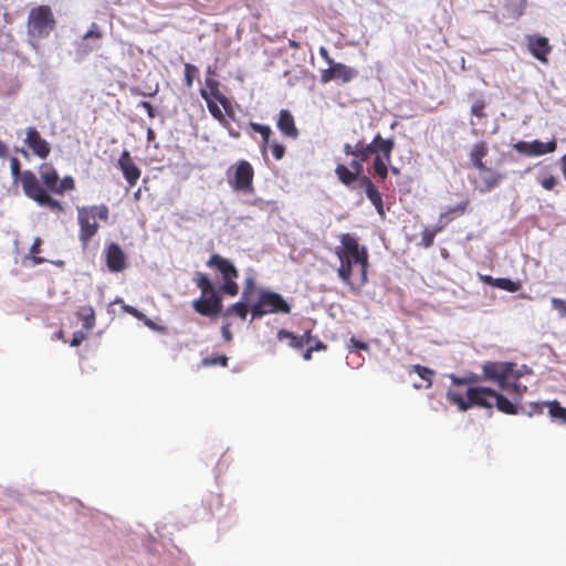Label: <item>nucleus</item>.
I'll use <instances>...</instances> for the list:
<instances>
[{
    "instance_id": "1",
    "label": "nucleus",
    "mask_w": 566,
    "mask_h": 566,
    "mask_svg": "<svg viewBox=\"0 0 566 566\" xmlns=\"http://www.w3.org/2000/svg\"><path fill=\"white\" fill-rule=\"evenodd\" d=\"M447 398L455 403L460 411H467L473 406L486 409H491L495 406L501 412L507 415L517 413V406L513 401L488 387L471 386L467 389L465 397L461 392L449 389Z\"/></svg>"
},
{
    "instance_id": "2",
    "label": "nucleus",
    "mask_w": 566,
    "mask_h": 566,
    "mask_svg": "<svg viewBox=\"0 0 566 566\" xmlns=\"http://www.w3.org/2000/svg\"><path fill=\"white\" fill-rule=\"evenodd\" d=\"M342 245L336 248V255L339 260V269L337 271L339 279L346 283H350L352 270L354 264L360 265L361 280L367 281L368 252L365 247H359L357 239L344 233L340 237Z\"/></svg>"
},
{
    "instance_id": "3",
    "label": "nucleus",
    "mask_w": 566,
    "mask_h": 566,
    "mask_svg": "<svg viewBox=\"0 0 566 566\" xmlns=\"http://www.w3.org/2000/svg\"><path fill=\"white\" fill-rule=\"evenodd\" d=\"M76 211L77 223L80 226L78 239L83 247H86L98 231L99 226L97 220L107 221L109 210L105 205H97L77 207Z\"/></svg>"
},
{
    "instance_id": "4",
    "label": "nucleus",
    "mask_w": 566,
    "mask_h": 566,
    "mask_svg": "<svg viewBox=\"0 0 566 566\" xmlns=\"http://www.w3.org/2000/svg\"><path fill=\"white\" fill-rule=\"evenodd\" d=\"M55 28V19L49 6L32 8L28 15V33L32 39H44Z\"/></svg>"
},
{
    "instance_id": "5",
    "label": "nucleus",
    "mask_w": 566,
    "mask_h": 566,
    "mask_svg": "<svg viewBox=\"0 0 566 566\" xmlns=\"http://www.w3.org/2000/svg\"><path fill=\"white\" fill-rule=\"evenodd\" d=\"M291 312L290 304L279 293L261 290L258 302L252 306V318H260L270 313H284Z\"/></svg>"
},
{
    "instance_id": "6",
    "label": "nucleus",
    "mask_w": 566,
    "mask_h": 566,
    "mask_svg": "<svg viewBox=\"0 0 566 566\" xmlns=\"http://www.w3.org/2000/svg\"><path fill=\"white\" fill-rule=\"evenodd\" d=\"M22 188L27 197L33 199L40 206L50 207L52 210L62 211V205L53 199L39 184L35 175L27 170L22 174Z\"/></svg>"
},
{
    "instance_id": "7",
    "label": "nucleus",
    "mask_w": 566,
    "mask_h": 566,
    "mask_svg": "<svg viewBox=\"0 0 566 566\" xmlns=\"http://www.w3.org/2000/svg\"><path fill=\"white\" fill-rule=\"evenodd\" d=\"M484 379L492 380L501 388H507V381L521 377L514 371V364L506 361H486L482 365Z\"/></svg>"
},
{
    "instance_id": "8",
    "label": "nucleus",
    "mask_w": 566,
    "mask_h": 566,
    "mask_svg": "<svg viewBox=\"0 0 566 566\" xmlns=\"http://www.w3.org/2000/svg\"><path fill=\"white\" fill-rule=\"evenodd\" d=\"M192 305L195 311L201 315L216 316L221 312L222 297L213 285L206 293H202L201 297L195 300Z\"/></svg>"
},
{
    "instance_id": "9",
    "label": "nucleus",
    "mask_w": 566,
    "mask_h": 566,
    "mask_svg": "<svg viewBox=\"0 0 566 566\" xmlns=\"http://www.w3.org/2000/svg\"><path fill=\"white\" fill-rule=\"evenodd\" d=\"M556 146L557 144L555 139L547 143L535 139L532 142H517L513 145V148L522 155L536 157L555 151Z\"/></svg>"
},
{
    "instance_id": "10",
    "label": "nucleus",
    "mask_w": 566,
    "mask_h": 566,
    "mask_svg": "<svg viewBox=\"0 0 566 566\" xmlns=\"http://www.w3.org/2000/svg\"><path fill=\"white\" fill-rule=\"evenodd\" d=\"M254 171L250 163L241 160L238 163L233 179L229 180L233 190L249 191L252 189Z\"/></svg>"
},
{
    "instance_id": "11",
    "label": "nucleus",
    "mask_w": 566,
    "mask_h": 566,
    "mask_svg": "<svg viewBox=\"0 0 566 566\" xmlns=\"http://www.w3.org/2000/svg\"><path fill=\"white\" fill-rule=\"evenodd\" d=\"M24 142L38 157L45 159L50 155L49 143L40 136L34 127L27 128Z\"/></svg>"
},
{
    "instance_id": "12",
    "label": "nucleus",
    "mask_w": 566,
    "mask_h": 566,
    "mask_svg": "<svg viewBox=\"0 0 566 566\" xmlns=\"http://www.w3.org/2000/svg\"><path fill=\"white\" fill-rule=\"evenodd\" d=\"M503 178L504 175L485 166L484 168L479 170V180L476 182V188L482 193L490 192L500 184V181Z\"/></svg>"
},
{
    "instance_id": "13",
    "label": "nucleus",
    "mask_w": 566,
    "mask_h": 566,
    "mask_svg": "<svg viewBox=\"0 0 566 566\" xmlns=\"http://www.w3.org/2000/svg\"><path fill=\"white\" fill-rule=\"evenodd\" d=\"M207 265L209 268L217 269L220 272L223 281L237 279L239 276V272L234 264L219 254H212L208 260Z\"/></svg>"
},
{
    "instance_id": "14",
    "label": "nucleus",
    "mask_w": 566,
    "mask_h": 566,
    "mask_svg": "<svg viewBox=\"0 0 566 566\" xmlns=\"http://www.w3.org/2000/svg\"><path fill=\"white\" fill-rule=\"evenodd\" d=\"M106 264L111 272H120L126 268V256L117 243H111L106 249Z\"/></svg>"
},
{
    "instance_id": "15",
    "label": "nucleus",
    "mask_w": 566,
    "mask_h": 566,
    "mask_svg": "<svg viewBox=\"0 0 566 566\" xmlns=\"http://www.w3.org/2000/svg\"><path fill=\"white\" fill-rule=\"evenodd\" d=\"M118 166H119L120 170L123 171V175H124L125 179L127 180V182L129 184V186H134L140 176V171L137 168V166L134 164L128 150H124L122 153V155L118 159Z\"/></svg>"
},
{
    "instance_id": "16",
    "label": "nucleus",
    "mask_w": 566,
    "mask_h": 566,
    "mask_svg": "<svg viewBox=\"0 0 566 566\" xmlns=\"http://www.w3.org/2000/svg\"><path fill=\"white\" fill-rule=\"evenodd\" d=\"M528 49L534 57L541 62H547V54L551 51L548 40L544 36H530Z\"/></svg>"
},
{
    "instance_id": "17",
    "label": "nucleus",
    "mask_w": 566,
    "mask_h": 566,
    "mask_svg": "<svg viewBox=\"0 0 566 566\" xmlns=\"http://www.w3.org/2000/svg\"><path fill=\"white\" fill-rule=\"evenodd\" d=\"M276 126L286 137L296 138L298 136V130L295 127L294 117L287 109L280 111Z\"/></svg>"
},
{
    "instance_id": "18",
    "label": "nucleus",
    "mask_w": 566,
    "mask_h": 566,
    "mask_svg": "<svg viewBox=\"0 0 566 566\" xmlns=\"http://www.w3.org/2000/svg\"><path fill=\"white\" fill-rule=\"evenodd\" d=\"M361 185L365 187L366 196L370 200V202L376 208L377 212L380 216H384V205L380 192L377 190L375 185L370 181L368 177H363L360 179Z\"/></svg>"
},
{
    "instance_id": "19",
    "label": "nucleus",
    "mask_w": 566,
    "mask_h": 566,
    "mask_svg": "<svg viewBox=\"0 0 566 566\" xmlns=\"http://www.w3.org/2000/svg\"><path fill=\"white\" fill-rule=\"evenodd\" d=\"M277 338L279 340H289V346L295 349L304 347L306 344H308L311 336L308 333L303 334L302 336H296L291 332H287L285 329H280L277 332Z\"/></svg>"
},
{
    "instance_id": "20",
    "label": "nucleus",
    "mask_w": 566,
    "mask_h": 566,
    "mask_svg": "<svg viewBox=\"0 0 566 566\" xmlns=\"http://www.w3.org/2000/svg\"><path fill=\"white\" fill-rule=\"evenodd\" d=\"M335 81L348 83L358 75V72L346 64L334 62L332 64Z\"/></svg>"
},
{
    "instance_id": "21",
    "label": "nucleus",
    "mask_w": 566,
    "mask_h": 566,
    "mask_svg": "<svg viewBox=\"0 0 566 566\" xmlns=\"http://www.w3.org/2000/svg\"><path fill=\"white\" fill-rule=\"evenodd\" d=\"M489 148L484 142L476 143L470 151V160L474 168L481 170L485 167L482 159L488 155Z\"/></svg>"
},
{
    "instance_id": "22",
    "label": "nucleus",
    "mask_w": 566,
    "mask_h": 566,
    "mask_svg": "<svg viewBox=\"0 0 566 566\" xmlns=\"http://www.w3.org/2000/svg\"><path fill=\"white\" fill-rule=\"evenodd\" d=\"M102 36L101 32L98 31V27L95 22L92 23L91 29L83 35V43L80 45V50L86 54L95 49H97V45L88 43L91 40H99Z\"/></svg>"
},
{
    "instance_id": "23",
    "label": "nucleus",
    "mask_w": 566,
    "mask_h": 566,
    "mask_svg": "<svg viewBox=\"0 0 566 566\" xmlns=\"http://www.w3.org/2000/svg\"><path fill=\"white\" fill-rule=\"evenodd\" d=\"M374 144H377V155H380L381 157H385L387 161H391V151L395 147V142L392 138L384 139L380 135H377L373 139Z\"/></svg>"
},
{
    "instance_id": "24",
    "label": "nucleus",
    "mask_w": 566,
    "mask_h": 566,
    "mask_svg": "<svg viewBox=\"0 0 566 566\" xmlns=\"http://www.w3.org/2000/svg\"><path fill=\"white\" fill-rule=\"evenodd\" d=\"M40 177L49 190H53L55 187L59 175L57 171L49 164H43L40 167Z\"/></svg>"
},
{
    "instance_id": "25",
    "label": "nucleus",
    "mask_w": 566,
    "mask_h": 566,
    "mask_svg": "<svg viewBox=\"0 0 566 566\" xmlns=\"http://www.w3.org/2000/svg\"><path fill=\"white\" fill-rule=\"evenodd\" d=\"M206 85L210 88V96H212L216 101H218L224 108L227 113H229V101L228 98L221 94L218 88V82L211 77L206 78Z\"/></svg>"
},
{
    "instance_id": "26",
    "label": "nucleus",
    "mask_w": 566,
    "mask_h": 566,
    "mask_svg": "<svg viewBox=\"0 0 566 566\" xmlns=\"http://www.w3.org/2000/svg\"><path fill=\"white\" fill-rule=\"evenodd\" d=\"M201 97L206 101L208 109L210 114L218 120L222 122L224 119L223 113L218 105V101H216L212 96L208 94L206 90H201Z\"/></svg>"
},
{
    "instance_id": "27",
    "label": "nucleus",
    "mask_w": 566,
    "mask_h": 566,
    "mask_svg": "<svg viewBox=\"0 0 566 566\" xmlns=\"http://www.w3.org/2000/svg\"><path fill=\"white\" fill-rule=\"evenodd\" d=\"M78 317L83 322V327L85 329H92L95 325V313L93 307L83 306L78 310Z\"/></svg>"
},
{
    "instance_id": "28",
    "label": "nucleus",
    "mask_w": 566,
    "mask_h": 566,
    "mask_svg": "<svg viewBox=\"0 0 566 566\" xmlns=\"http://www.w3.org/2000/svg\"><path fill=\"white\" fill-rule=\"evenodd\" d=\"M449 378L454 386L472 385V384H476V382L481 381V379H482L481 376H479L474 373H468L467 375H464L462 377H458V376L451 374V375H449Z\"/></svg>"
},
{
    "instance_id": "29",
    "label": "nucleus",
    "mask_w": 566,
    "mask_h": 566,
    "mask_svg": "<svg viewBox=\"0 0 566 566\" xmlns=\"http://www.w3.org/2000/svg\"><path fill=\"white\" fill-rule=\"evenodd\" d=\"M502 390L507 391L512 397L513 400L518 403L524 395V392L527 390V387L517 382H511V380L507 381V388H501Z\"/></svg>"
},
{
    "instance_id": "30",
    "label": "nucleus",
    "mask_w": 566,
    "mask_h": 566,
    "mask_svg": "<svg viewBox=\"0 0 566 566\" xmlns=\"http://www.w3.org/2000/svg\"><path fill=\"white\" fill-rule=\"evenodd\" d=\"M335 172L338 179L346 186H349L353 181L357 179V175L354 171H350L344 165H338L335 169Z\"/></svg>"
},
{
    "instance_id": "31",
    "label": "nucleus",
    "mask_w": 566,
    "mask_h": 566,
    "mask_svg": "<svg viewBox=\"0 0 566 566\" xmlns=\"http://www.w3.org/2000/svg\"><path fill=\"white\" fill-rule=\"evenodd\" d=\"M505 7L512 17L518 18L524 12L526 0H505Z\"/></svg>"
},
{
    "instance_id": "32",
    "label": "nucleus",
    "mask_w": 566,
    "mask_h": 566,
    "mask_svg": "<svg viewBox=\"0 0 566 566\" xmlns=\"http://www.w3.org/2000/svg\"><path fill=\"white\" fill-rule=\"evenodd\" d=\"M250 126L255 133H259L261 135L263 142L262 149L264 151L265 147L270 145V137L272 135L270 126L259 123H251Z\"/></svg>"
},
{
    "instance_id": "33",
    "label": "nucleus",
    "mask_w": 566,
    "mask_h": 566,
    "mask_svg": "<svg viewBox=\"0 0 566 566\" xmlns=\"http://www.w3.org/2000/svg\"><path fill=\"white\" fill-rule=\"evenodd\" d=\"M75 188L74 179L71 176L64 177L62 180L57 179L55 187L52 192L57 195H63L67 190H73Z\"/></svg>"
},
{
    "instance_id": "34",
    "label": "nucleus",
    "mask_w": 566,
    "mask_h": 566,
    "mask_svg": "<svg viewBox=\"0 0 566 566\" xmlns=\"http://www.w3.org/2000/svg\"><path fill=\"white\" fill-rule=\"evenodd\" d=\"M548 412L553 418L560 419L566 423V408L560 406V403L556 400L549 401L548 403Z\"/></svg>"
},
{
    "instance_id": "35",
    "label": "nucleus",
    "mask_w": 566,
    "mask_h": 566,
    "mask_svg": "<svg viewBox=\"0 0 566 566\" xmlns=\"http://www.w3.org/2000/svg\"><path fill=\"white\" fill-rule=\"evenodd\" d=\"M494 287L507 291V292H516L521 287L518 282H514L506 277H497L494 282Z\"/></svg>"
},
{
    "instance_id": "36",
    "label": "nucleus",
    "mask_w": 566,
    "mask_h": 566,
    "mask_svg": "<svg viewBox=\"0 0 566 566\" xmlns=\"http://www.w3.org/2000/svg\"><path fill=\"white\" fill-rule=\"evenodd\" d=\"M390 164V161H387L385 157H381L380 155H377L374 160V169L375 172L382 179H385L388 175V168L387 165Z\"/></svg>"
},
{
    "instance_id": "37",
    "label": "nucleus",
    "mask_w": 566,
    "mask_h": 566,
    "mask_svg": "<svg viewBox=\"0 0 566 566\" xmlns=\"http://www.w3.org/2000/svg\"><path fill=\"white\" fill-rule=\"evenodd\" d=\"M195 283L201 290V294L213 286L211 280L203 273H197Z\"/></svg>"
},
{
    "instance_id": "38",
    "label": "nucleus",
    "mask_w": 566,
    "mask_h": 566,
    "mask_svg": "<svg viewBox=\"0 0 566 566\" xmlns=\"http://www.w3.org/2000/svg\"><path fill=\"white\" fill-rule=\"evenodd\" d=\"M234 313L241 318H245L248 315V306L244 302H237L227 311V315Z\"/></svg>"
},
{
    "instance_id": "39",
    "label": "nucleus",
    "mask_w": 566,
    "mask_h": 566,
    "mask_svg": "<svg viewBox=\"0 0 566 566\" xmlns=\"http://www.w3.org/2000/svg\"><path fill=\"white\" fill-rule=\"evenodd\" d=\"M467 205L468 202L464 201V202H461L454 207H450L448 208L447 211H444L443 213H441V219L443 218H447V219H450V214H458V216H461L465 212V209H467Z\"/></svg>"
},
{
    "instance_id": "40",
    "label": "nucleus",
    "mask_w": 566,
    "mask_h": 566,
    "mask_svg": "<svg viewBox=\"0 0 566 566\" xmlns=\"http://www.w3.org/2000/svg\"><path fill=\"white\" fill-rule=\"evenodd\" d=\"M485 107V102L482 97H478L474 99L471 106V114L475 117L482 118L484 116L483 109Z\"/></svg>"
},
{
    "instance_id": "41",
    "label": "nucleus",
    "mask_w": 566,
    "mask_h": 566,
    "mask_svg": "<svg viewBox=\"0 0 566 566\" xmlns=\"http://www.w3.org/2000/svg\"><path fill=\"white\" fill-rule=\"evenodd\" d=\"M440 229H429V228H426L423 231H422V237H421V240H422V244L426 247V248H429L432 245L433 243V240H434V237L437 234V232L439 231Z\"/></svg>"
},
{
    "instance_id": "42",
    "label": "nucleus",
    "mask_w": 566,
    "mask_h": 566,
    "mask_svg": "<svg viewBox=\"0 0 566 566\" xmlns=\"http://www.w3.org/2000/svg\"><path fill=\"white\" fill-rule=\"evenodd\" d=\"M235 279H230V280H226L223 281L222 285H221V290L231 295V296H234L238 294L239 292V286L238 284L234 282Z\"/></svg>"
},
{
    "instance_id": "43",
    "label": "nucleus",
    "mask_w": 566,
    "mask_h": 566,
    "mask_svg": "<svg viewBox=\"0 0 566 566\" xmlns=\"http://www.w3.org/2000/svg\"><path fill=\"white\" fill-rule=\"evenodd\" d=\"M551 303L552 306L558 312L560 317H566V300L552 297Z\"/></svg>"
},
{
    "instance_id": "44",
    "label": "nucleus",
    "mask_w": 566,
    "mask_h": 566,
    "mask_svg": "<svg viewBox=\"0 0 566 566\" xmlns=\"http://www.w3.org/2000/svg\"><path fill=\"white\" fill-rule=\"evenodd\" d=\"M413 368L420 378L428 381L427 387L431 386V376H432L433 371L431 369H429L427 367H422L420 365H416Z\"/></svg>"
},
{
    "instance_id": "45",
    "label": "nucleus",
    "mask_w": 566,
    "mask_h": 566,
    "mask_svg": "<svg viewBox=\"0 0 566 566\" xmlns=\"http://www.w3.org/2000/svg\"><path fill=\"white\" fill-rule=\"evenodd\" d=\"M254 290V279L252 276H248L244 281V289H243V293H242V296L244 300H248L249 295L253 292Z\"/></svg>"
},
{
    "instance_id": "46",
    "label": "nucleus",
    "mask_w": 566,
    "mask_h": 566,
    "mask_svg": "<svg viewBox=\"0 0 566 566\" xmlns=\"http://www.w3.org/2000/svg\"><path fill=\"white\" fill-rule=\"evenodd\" d=\"M377 154V144L373 142L363 146V160H367L369 156Z\"/></svg>"
},
{
    "instance_id": "47",
    "label": "nucleus",
    "mask_w": 566,
    "mask_h": 566,
    "mask_svg": "<svg viewBox=\"0 0 566 566\" xmlns=\"http://www.w3.org/2000/svg\"><path fill=\"white\" fill-rule=\"evenodd\" d=\"M321 81L323 83H328L331 81H335L332 65H328V69L322 71V73H321Z\"/></svg>"
},
{
    "instance_id": "48",
    "label": "nucleus",
    "mask_w": 566,
    "mask_h": 566,
    "mask_svg": "<svg viewBox=\"0 0 566 566\" xmlns=\"http://www.w3.org/2000/svg\"><path fill=\"white\" fill-rule=\"evenodd\" d=\"M271 147H272V154L275 157V159H277V160L282 159L284 156V153H285L284 146L275 143Z\"/></svg>"
},
{
    "instance_id": "49",
    "label": "nucleus",
    "mask_w": 566,
    "mask_h": 566,
    "mask_svg": "<svg viewBox=\"0 0 566 566\" xmlns=\"http://www.w3.org/2000/svg\"><path fill=\"white\" fill-rule=\"evenodd\" d=\"M192 72H197V67L191 64H186L185 76H186V82H187L188 86L192 85V76H191Z\"/></svg>"
},
{
    "instance_id": "50",
    "label": "nucleus",
    "mask_w": 566,
    "mask_h": 566,
    "mask_svg": "<svg viewBox=\"0 0 566 566\" xmlns=\"http://www.w3.org/2000/svg\"><path fill=\"white\" fill-rule=\"evenodd\" d=\"M557 184V180L555 177L553 176H549L547 178H544L542 181H541V185L544 189L546 190H552Z\"/></svg>"
},
{
    "instance_id": "51",
    "label": "nucleus",
    "mask_w": 566,
    "mask_h": 566,
    "mask_svg": "<svg viewBox=\"0 0 566 566\" xmlns=\"http://www.w3.org/2000/svg\"><path fill=\"white\" fill-rule=\"evenodd\" d=\"M85 337L86 335L83 332H75L71 340V346H78L85 339Z\"/></svg>"
},
{
    "instance_id": "52",
    "label": "nucleus",
    "mask_w": 566,
    "mask_h": 566,
    "mask_svg": "<svg viewBox=\"0 0 566 566\" xmlns=\"http://www.w3.org/2000/svg\"><path fill=\"white\" fill-rule=\"evenodd\" d=\"M11 174L13 178H18L20 175V163L17 158H12L10 161Z\"/></svg>"
},
{
    "instance_id": "53",
    "label": "nucleus",
    "mask_w": 566,
    "mask_h": 566,
    "mask_svg": "<svg viewBox=\"0 0 566 566\" xmlns=\"http://www.w3.org/2000/svg\"><path fill=\"white\" fill-rule=\"evenodd\" d=\"M349 348L366 350L368 348V345L366 343L357 340L356 338L353 337V338H350Z\"/></svg>"
},
{
    "instance_id": "54",
    "label": "nucleus",
    "mask_w": 566,
    "mask_h": 566,
    "mask_svg": "<svg viewBox=\"0 0 566 566\" xmlns=\"http://www.w3.org/2000/svg\"><path fill=\"white\" fill-rule=\"evenodd\" d=\"M138 107L144 108L147 112L149 117H155V109H154V107L151 106L150 103H148L146 101H140L138 103Z\"/></svg>"
},
{
    "instance_id": "55",
    "label": "nucleus",
    "mask_w": 566,
    "mask_h": 566,
    "mask_svg": "<svg viewBox=\"0 0 566 566\" xmlns=\"http://www.w3.org/2000/svg\"><path fill=\"white\" fill-rule=\"evenodd\" d=\"M124 310H125L127 313H129V314L134 315V316H135L136 318H138V319H142V318H144V317H145V315H144L142 312H139L137 308H135V307H133V306L125 305V306H124Z\"/></svg>"
},
{
    "instance_id": "56",
    "label": "nucleus",
    "mask_w": 566,
    "mask_h": 566,
    "mask_svg": "<svg viewBox=\"0 0 566 566\" xmlns=\"http://www.w3.org/2000/svg\"><path fill=\"white\" fill-rule=\"evenodd\" d=\"M319 55L325 60L328 65H332L335 61L329 56L328 51L325 46L319 48Z\"/></svg>"
},
{
    "instance_id": "57",
    "label": "nucleus",
    "mask_w": 566,
    "mask_h": 566,
    "mask_svg": "<svg viewBox=\"0 0 566 566\" xmlns=\"http://www.w3.org/2000/svg\"><path fill=\"white\" fill-rule=\"evenodd\" d=\"M222 336L227 342H230L232 339V333L229 328V324L222 326Z\"/></svg>"
},
{
    "instance_id": "58",
    "label": "nucleus",
    "mask_w": 566,
    "mask_h": 566,
    "mask_svg": "<svg viewBox=\"0 0 566 566\" xmlns=\"http://www.w3.org/2000/svg\"><path fill=\"white\" fill-rule=\"evenodd\" d=\"M363 146H364L363 143H358L354 147V150H353V156L360 157L361 160H363Z\"/></svg>"
},
{
    "instance_id": "59",
    "label": "nucleus",
    "mask_w": 566,
    "mask_h": 566,
    "mask_svg": "<svg viewBox=\"0 0 566 566\" xmlns=\"http://www.w3.org/2000/svg\"><path fill=\"white\" fill-rule=\"evenodd\" d=\"M40 244H41V240L39 238H36L34 240L33 244L30 248V253H32V254L39 253L40 252Z\"/></svg>"
},
{
    "instance_id": "60",
    "label": "nucleus",
    "mask_w": 566,
    "mask_h": 566,
    "mask_svg": "<svg viewBox=\"0 0 566 566\" xmlns=\"http://www.w3.org/2000/svg\"><path fill=\"white\" fill-rule=\"evenodd\" d=\"M350 166L355 169L354 172L358 176V174L360 172V170L363 168L361 164L358 160H353L350 163Z\"/></svg>"
},
{
    "instance_id": "61",
    "label": "nucleus",
    "mask_w": 566,
    "mask_h": 566,
    "mask_svg": "<svg viewBox=\"0 0 566 566\" xmlns=\"http://www.w3.org/2000/svg\"><path fill=\"white\" fill-rule=\"evenodd\" d=\"M481 280H482L484 283H486V284H489V285H491V286H494V282H495V280H496V279H494V277H492V276H490V275H481Z\"/></svg>"
},
{
    "instance_id": "62",
    "label": "nucleus",
    "mask_w": 566,
    "mask_h": 566,
    "mask_svg": "<svg viewBox=\"0 0 566 566\" xmlns=\"http://www.w3.org/2000/svg\"><path fill=\"white\" fill-rule=\"evenodd\" d=\"M228 357L227 356H220L212 360V364H220L221 366H227Z\"/></svg>"
},
{
    "instance_id": "63",
    "label": "nucleus",
    "mask_w": 566,
    "mask_h": 566,
    "mask_svg": "<svg viewBox=\"0 0 566 566\" xmlns=\"http://www.w3.org/2000/svg\"><path fill=\"white\" fill-rule=\"evenodd\" d=\"M313 350H314V348H313V347H310L307 350H305V353L303 354V358H304L305 360H310V359H311V357H312V352H313Z\"/></svg>"
},
{
    "instance_id": "64",
    "label": "nucleus",
    "mask_w": 566,
    "mask_h": 566,
    "mask_svg": "<svg viewBox=\"0 0 566 566\" xmlns=\"http://www.w3.org/2000/svg\"><path fill=\"white\" fill-rule=\"evenodd\" d=\"M353 150H354V148H353L349 144H345V146H344V153H345L346 155H353Z\"/></svg>"
}]
</instances>
